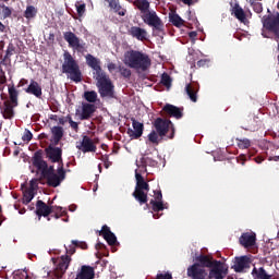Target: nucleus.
I'll return each instance as SVG.
<instances>
[{
	"label": "nucleus",
	"mask_w": 279,
	"mask_h": 279,
	"mask_svg": "<svg viewBox=\"0 0 279 279\" xmlns=\"http://www.w3.org/2000/svg\"><path fill=\"white\" fill-rule=\"evenodd\" d=\"M240 244L244 247H251L256 243V234L251 232H245L240 238Z\"/></svg>",
	"instance_id": "27"
},
{
	"label": "nucleus",
	"mask_w": 279,
	"mask_h": 279,
	"mask_svg": "<svg viewBox=\"0 0 279 279\" xmlns=\"http://www.w3.org/2000/svg\"><path fill=\"white\" fill-rule=\"evenodd\" d=\"M76 247L77 246H75L73 243L69 247H65V252L68 254L61 255V258H59V262H57V267H54V271H52L54 278L61 279L65 275L72 262L71 255H73L76 252Z\"/></svg>",
	"instance_id": "5"
},
{
	"label": "nucleus",
	"mask_w": 279,
	"mask_h": 279,
	"mask_svg": "<svg viewBox=\"0 0 279 279\" xmlns=\"http://www.w3.org/2000/svg\"><path fill=\"white\" fill-rule=\"evenodd\" d=\"M156 279H173V278L171 274L166 272V274H158Z\"/></svg>",
	"instance_id": "57"
},
{
	"label": "nucleus",
	"mask_w": 279,
	"mask_h": 279,
	"mask_svg": "<svg viewBox=\"0 0 279 279\" xmlns=\"http://www.w3.org/2000/svg\"><path fill=\"white\" fill-rule=\"evenodd\" d=\"M155 202H162V192L158 191L155 196Z\"/></svg>",
	"instance_id": "62"
},
{
	"label": "nucleus",
	"mask_w": 279,
	"mask_h": 279,
	"mask_svg": "<svg viewBox=\"0 0 279 279\" xmlns=\"http://www.w3.org/2000/svg\"><path fill=\"white\" fill-rule=\"evenodd\" d=\"M27 84H29V81H27V78H22L19 84H17V88H21L23 86H27Z\"/></svg>",
	"instance_id": "59"
},
{
	"label": "nucleus",
	"mask_w": 279,
	"mask_h": 279,
	"mask_svg": "<svg viewBox=\"0 0 279 279\" xmlns=\"http://www.w3.org/2000/svg\"><path fill=\"white\" fill-rule=\"evenodd\" d=\"M131 121H132L133 130L129 129L128 134L132 141H136V140L141 138V136H143V132L145 130V124H143L142 122H138L134 118H132Z\"/></svg>",
	"instance_id": "16"
},
{
	"label": "nucleus",
	"mask_w": 279,
	"mask_h": 279,
	"mask_svg": "<svg viewBox=\"0 0 279 279\" xmlns=\"http://www.w3.org/2000/svg\"><path fill=\"white\" fill-rule=\"evenodd\" d=\"M61 71L62 73H65L69 80H71V82H74L75 84H80V82H82L83 80L80 63H77V60H75V58H73V56L69 51H64L63 53V63L61 65Z\"/></svg>",
	"instance_id": "3"
},
{
	"label": "nucleus",
	"mask_w": 279,
	"mask_h": 279,
	"mask_svg": "<svg viewBox=\"0 0 279 279\" xmlns=\"http://www.w3.org/2000/svg\"><path fill=\"white\" fill-rule=\"evenodd\" d=\"M51 134L53 145H59L64 136V129L62 126H53L51 129Z\"/></svg>",
	"instance_id": "29"
},
{
	"label": "nucleus",
	"mask_w": 279,
	"mask_h": 279,
	"mask_svg": "<svg viewBox=\"0 0 279 279\" xmlns=\"http://www.w3.org/2000/svg\"><path fill=\"white\" fill-rule=\"evenodd\" d=\"M154 128L160 138L163 136H167L169 129H171V133L168 136V138L173 140L175 138V126H173V122L169 119H162V118H157L154 122Z\"/></svg>",
	"instance_id": "8"
},
{
	"label": "nucleus",
	"mask_w": 279,
	"mask_h": 279,
	"mask_svg": "<svg viewBox=\"0 0 279 279\" xmlns=\"http://www.w3.org/2000/svg\"><path fill=\"white\" fill-rule=\"evenodd\" d=\"M72 244H74V246L81 247V248H83V250H87V248H88V245H87L86 242H80V241H77V240H73V241H72Z\"/></svg>",
	"instance_id": "50"
},
{
	"label": "nucleus",
	"mask_w": 279,
	"mask_h": 279,
	"mask_svg": "<svg viewBox=\"0 0 279 279\" xmlns=\"http://www.w3.org/2000/svg\"><path fill=\"white\" fill-rule=\"evenodd\" d=\"M38 14V10L34 5H28L24 12L25 19H34Z\"/></svg>",
	"instance_id": "43"
},
{
	"label": "nucleus",
	"mask_w": 279,
	"mask_h": 279,
	"mask_svg": "<svg viewBox=\"0 0 279 279\" xmlns=\"http://www.w3.org/2000/svg\"><path fill=\"white\" fill-rule=\"evenodd\" d=\"M8 82V77H5V71L0 66V84H5Z\"/></svg>",
	"instance_id": "55"
},
{
	"label": "nucleus",
	"mask_w": 279,
	"mask_h": 279,
	"mask_svg": "<svg viewBox=\"0 0 279 279\" xmlns=\"http://www.w3.org/2000/svg\"><path fill=\"white\" fill-rule=\"evenodd\" d=\"M44 154L45 151L43 149H38L34 153L32 158L33 167H35L37 173H40V175H57L53 166H49L43 158Z\"/></svg>",
	"instance_id": "7"
},
{
	"label": "nucleus",
	"mask_w": 279,
	"mask_h": 279,
	"mask_svg": "<svg viewBox=\"0 0 279 279\" xmlns=\"http://www.w3.org/2000/svg\"><path fill=\"white\" fill-rule=\"evenodd\" d=\"M32 138H34V134H32V131L26 129L22 136V141H24V143H29V141H32Z\"/></svg>",
	"instance_id": "48"
},
{
	"label": "nucleus",
	"mask_w": 279,
	"mask_h": 279,
	"mask_svg": "<svg viewBox=\"0 0 279 279\" xmlns=\"http://www.w3.org/2000/svg\"><path fill=\"white\" fill-rule=\"evenodd\" d=\"M250 155L242 154L238 157L239 165H245L246 160H250Z\"/></svg>",
	"instance_id": "52"
},
{
	"label": "nucleus",
	"mask_w": 279,
	"mask_h": 279,
	"mask_svg": "<svg viewBox=\"0 0 279 279\" xmlns=\"http://www.w3.org/2000/svg\"><path fill=\"white\" fill-rule=\"evenodd\" d=\"M183 110L184 108H179L171 104H167L162 108V111L165 113L162 114V117H173L174 119H182L184 117Z\"/></svg>",
	"instance_id": "18"
},
{
	"label": "nucleus",
	"mask_w": 279,
	"mask_h": 279,
	"mask_svg": "<svg viewBox=\"0 0 279 279\" xmlns=\"http://www.w3.org/2000/svg\"><path fill=\"white\" fill-rule=\"evenodd\" d=\"M70 128H72V130H74V132H77L80 130V124L75 121H73V118L70 119Z\"/></svg>",
	"instance_id": "56"
},
{
	"label": "nucleus",
	"mask_w": 279,
	"mask_h": 279,
	"mask_svg": "<svg viewBox=\"0 0 279 279\" xmlns=\"http://www.w3.org/2000/svg\"><path fill=\"white\" fill-rule=\"evenodd\" d=\"M150 205L153 206V211L154 213H161V210H165L166 205L163 204L162 201H150Z\"/></svg>",
	"instance_id": "40"
},
{
	"label": "nucleus",
	"mask_w": 279,
	"mask_h": 279,
	"mask_svg": "<svg viewBox=\"0 0 279 279\" xmlns=\"http://www.w3.org/2000/svg\"><path fill=\"white\" fill-rule=\"evenodd\" d=\"M76 12L78 16H84V13L86 12V4H78L76 5Z\"/></svg>",
	"instance_id": "51"
},
{
	"label": "nucleus",
	"mask_w": 279,
	"mask_h": 279,
	"mask_svg": "<svg viewBox=\"0 0 279 279\" xmlns=\"http://www.w3.org/2000/svg\"><path fill=\"white\" fill-rule=\"evenodd\" d=\"M106 248V245L101 242L96 243V250H102Z\"/></svg>",
	"instance_id": "64"
},
{
	"label": "nucleus",
	"mask_w": 279,
	"mask_h": 279,
	"mask_svg": "<svg viewBox=\"0 0 279 279\" xmlns=\"http://www.w3.org/2000/svg\"><path fill=\"white\" fill-rule=\"evenodd\" d=\"M252 275L255 279H271V275H268L264 267L253 269Z\"/></svg>",
	"instance_id": "34"
},
{
	"label": "nucleus",
	"mask_w": 279,
	"mask_h": 279,
	"mask_svg": "<svg viewBox=\"0 0 279 279\" xmlns=\"http://www.w3.org/2000/svg\"><path fill=\"white\" fill-rule=\"evenodd\" d=\"M198 92H199V88H197V86H194L191 83L185 85V93L190 97L191 101H193V104H197Z\"/></svg>",
	"instance_id": "31"
},
{
	"label": "nucleus",
	"mask_w": 279,
	"mask_h": 279,
	"mask_svg": "<svg viewBox=\"0 0 279 279\" xmlns=\"http://www.w3.org/2000/svg\"><path fill=\"white\" fill-rule=\"evenodd\" d=\"M8 32V26L0 21V34H5Z\"/></svg>",
	"instance_id": "61"
},
{
	"label": "nucleus",
	"mask_w": 279,
	"mask_h": 279,
	"mask_svg": "<svg viewBox=\"0 0 279 279\" xmlns=\"http://www.w3.org/2000/svg\"><path fill=\"white\" fill-rule=\"evenodd\" d=\"M229 274V267L221 260H215L214 265L209 268L207 279H225Z\"/></svg>",
	"instance_id": "11"
},
{
	"label": "nucleus",
	"mask_w": 279,
	"mask_h": 279,
	"mask_svg": "<svg viewBox=\"0 0 279 279\" xmlns=\"http://www.w3.org/2000/svg\"><path fill=\"white\" fill-rule=\"evenodd\" d=\"M80 151L83 154H95L97 151V145L93 142V138L88 137V135H84L82 141L76 145Z\"/></svg>",
	"instance_id": "13"
},
{
	"label": "nucleus",
	"mask_w": 279,
	"mask_h": 279,
	"mask_svg": "<svg viewBox=\"0 0 279 279\" xmlns=\"http://www.w3.org/2000/svg\"><path fill=\"white\" fill-rule=\"evenodd\" d=\"M58 175H66V170L64 168H58Z\"/></svg>",
	"instance_id": "63"
},
{
	"label": "nucleus",
	"mask_w": 279,
	"mask_h": 279,
	"mask_svg": "<svg viewBox=\"0 0 279 279\" xmlns=\"http://www.w3.org/2000/svg\"><path fill=\"white\" fill-rule=\"evenodd\" d=\"M123 63L129 66V69L145 73V71H148L149 66H151V59L149 54L143 51L129 50L124 53Z\"/></svg>",
	"instance_id": "2"
},
{
	"label": "nucleus",
	"mask_w": 279,
	"mask_h": 279,
	"mask_svg": "<svg viewBox=\"0 0 279 279\" xmlns=\"http://www.w3.org/2000/svg\"><path fill=\"white\" fill-rule=\"evenodd\" d=\"M239 149H250L252 147V141L247 138H235Z\"/></svg>",
	"instance_id": "38"
},
{
	"label": "nucleus",
	"mask_w": 279,
	"mask_h": 279,
	"mask_svg": "<svg viewBox=\"0 0 279 279\" xmlns=\"http://www.w3.org/2000/svg\"><path fill=\"white\" fill-rule=\"evenodd\" d=\"M14 53H16V46H14V44L10 43L8 45V48H7V52H5V56L4 58L1 60L0 64L2 66H8V62L10 64L11 60H10V57L14 56Z\"/></svg>",
	"instance_id": "30"
},
{
	"label": "nucleus",
	"mask_w": 279,
	"mask_h": 279,
	"mask_svg": "<svg viewBox=\"0 0 279 279\" xmlns=\"http://www.w3.org/2000/svg\"><path fill=\"white\" fill-rule=\"evenodd\" d=\"M65 180V175H40L39 184H47L51 189H58Z\"/></svg>",
	"instance_id": "14"
},
{
	"label": "nucleus",
	"mask_w": 279,
	"mask_h": 279,
	"mask_svg": "<svg viewBox=\"0 0 279 279\" xmlns=\"http://www.w3.org/2000/svg\"><path fill=\"white\" fill-rule=\"evenodd\" d=\"M63 39L74 51H77L78 53L86 51V43H84V40H82L75 33L71 31L64 32Z\"/></svg>",
	"instance_id": "10"
},
{
	"label": "nucleus",
	"mask_w": 279,
	"mask_h": 279,
	"mask_svg": "<svg viewBox=\"0 0 279 279\" xmlns=\"http://www.w3.org/2000/svg\"><path fill=\"white\" fill-rule=\"evenodd\" d=\"M161 84L163 86H171V76L167 73H163L161 75Z\"/></svg>",
	"instance_id": "49"
},
{
	"label": "nucleus",
	"mask_w": 279,
	"mask_h": 279,
	"mask_svg": "<svg viewBox=\"0 0 279 279\" xmlns=\"http://www.w3.org/2000/svg\"><path fill=\"white\" fill-rule=\"evenodd\" d=\"M107 69H108V71H109L110 73H112V71L117 70V64L110 62V63H108Z\"/></svg>",
	"instance_id": "60"
},
{
	"label": "nucleus",
	"mask_w": 279,
	"mask_h": 279,
	"mask_svg": "<svg viewBox=\"0 0 279 279\" xmlns=\"http://www.w3.org/2000/svg\"><path fill=\"white\" fill-rule=\"evenodd\" d=\"M136 180H137V183H136L135 190L136 191H145L146 193H148L149 185L145 181L144 177L143 175H136Z\"/></svg>",
	"instance_id": "35"
},
{
	"label": "nucleus",
	"mask_w": 279,
	"mask_h": 279,
	"mask_svg": "<svg viewBox=\"0 0 279 279\" xmlns=\"http://www.w3.org/2000/svg\"><path fill=\"white\" fill-rule=\"evenodd\" d=\"M35 194L34 191L27 189L23 192V204L27 205L34 199Z\"/></svg>",
	"instance_id": "42"
},
{
	"label": "nucleus",
	"mask_w": 279,
	"mask_h": 279,
	"mask_svg": "<svg viewBox=\"0 0 279 279\" xmlns=\"http://www.w3.org/2000/svg\"><path fill=\"white\" fill-rule=\"evenodd\" d=\"M85 62L87 66H89V69L93 70V77H97V75L106 73L104 69H101V60L99 58H96L95 56L87 53L85 56Z\"/></svg>",
	"instance_id": "12"
},
{
	"label": "nucleus",
	"mask_w": 279,
	"mask_h": 279,
	"mask_svg": "<svg viewBox=\"0 0 279 279\" xmlns=\"http://www.w3.org/2000/svg\"><path fill=\"white\" fill-rule=\"evenodd\" d=\"M0 8L2 9V19L5 21V19H10L12 16V8L1 4Z\"/></svg>",
	"instance_id": "45"
},
{
	"label": "nucleus",
	"mask_w": 279,
	"mask_h": 279,
	"mask_svg": "<svg viewBox=\"0 0 279 279\" xmlns=\"http://www.w3.org/2000/svg\"><path fill=\"white\" fill-rule=\"evenodd\" d=\"M71 114H68L66 117L59 118V125H64L70 122Z\"/></svg>",
	"instance_id": "54"
},
{
	"label": "nucleus",
	"mask_w": 279,
	"mask_h": 279,
	"mask_svg": "<svg viewBox=\"0 0 279 279\" xmlns=\"http://www.w3.org/2000/svg\"><path fill=\"white\" fill-rule=\"evenodd\" d=\"M232 12H233L235 19H238V21H241V23H245L247 17L245 15V11H243V8H241V5H239V3H235V5L232 9Z\"/></svg>",
	"instance_id": "33"
},
{
	"label": "nucleus",
	"mask_w": 279,
	"mask_h": 279,
	"mask_svg": "<svg viewBox=\"0 0 279 279\" xmlns=\"http://www.w3.org/2000/svg\"><path fill=\"white\" fill-rule=\"evenodd\" d=\"M148 142L151 143V145H160V135L158 134V131H151L148 134Z\"/></svg>",
	"instance_id": "41"
},
{
	"label": "nucleus",
	"mask_w": 279,
	"mask_h": 279,
	"mask_svg": "<svg viewBox=\"0 0 279 279\" xmlns=\"http://www.w3.org/2000/svg\"><path fill=\"white\" fill-rule=\"evenodd\" d=\"M24 92L27 93V95H34L37 99L43 97V87L35 80H31L29 85L24 89Z\"/></svg>",
	"instance_id": "23"
},
{
	"label": "nucleus",
	"mask_w": 279,
	"mask_h": 279,
	"mask_svg": "<svg viewBox=\"0 0 279 279\" xmlns=\"http://www.w3.org/2000/svg\"><path fill=\"white\" fill-rule=\"evenodd\" d=\"M9 99H5L3 104L0 102V114L7 121H12L16 117L14 108H19V90L14 85L8 87Z\"/></svg>",
	"instance_id": "4"
},
{
	"label": "nucleus",
	"mask_w": 279,
	"mask_h": 279,
	"mask_svg": "<svg viewBox=\"0 0 279 279\" xmlns=\"http://www.w3.org/2000/svg\"><path fill=\"white\" fill-rule=\"evenodd\" d=\"M52 213H56V214H58V215H61V217H65V215H66V211L63 210L62 207H54V211H52Z\"/></svg>",
	"instance_id": "58"
},
{
	"label": "nucleus",
	"mask_w": 279,
	"mask_h": 279,
	"mask_svg": "<svg viewBox=\"0 0 279 279\" xmlns=\"http://www.w3.org/2000/svg\"><path fill=\"white\" fill-rule=\"evenodd\" d=\"M95 278V268L88 265H83L76 271L75 279H94Z\"/></svg>",
	"instance_id": "22"
},
{
	"label": "nucleus",
	"mask_w": 279,
	"mask_h": 279,
	"mask_svg": "<svg viewBox=\"0 0 279 279\" xmlns=\"http://www.w3.org/2000/svg\"><path fill=\"white\" fill-rule=\"evenodd\" d=\"M169 21L174 27H182L184 25V21L178 13H170Z\"/></svg>",
	"instance_id": "37"
},
{
	"label": "nucleus",
	"mask_w": 279,
	"mask_h": 279,
	"mask_svg": "<svg viewBox=\"0 0 279 279\" xmlns=\"http://www.w3.org/2000/svg\"><path fill=\"white\" fill-rule=\"evenodd\" d=\"M109 8H111L116 14H119V16H125V14H128V10L121 7L119 0H111L109 2Z\"/></svg>",
	"instance_id": "32"
},
{
	"label": "nucleus",
	"mask_w": 279,
	"mask_h": 279,
	"mask_svg": "<svg viewBox=\"0 0 279 279\" xmlns=\"http://www.w3.org/2000/svg\"><path fill=\"white\" fill-rule=\"evenodd\" d=\"M128 34L132 38H135V40H140V43H145V40H148L149 36L147 29L142 28L141 26H131L128 29Z\"/></svg>",
	"instance_id": "15"
},
{
	"label": "nucleus",
	"mask_w": 279,
	"mask_h": 279,
	"mask_svg": "<svg viewBox=\"0 0 279 279\" xmlns=\"http://www.w3.org/2000/svg\"><path fill=\"white\" fill-rule=\"evenodd\" d=\"M94 78L97 82L96 86L100 97H114V84H112L110 76L106 72L94 76Z\"/></svg>",
	"instance_id": "6"
},
{
	"label": "nucleus",
	"mask_w": 279,
	"mask_h": 279,
	"mask_svg": "<svg viewBox=\"0 0 279 279\" xmlns=\"http://www.w3.org/2000/svg\"><path fill=\"white\" fill-rule=\"evenodd\" d=\"M35 213L37 217H49V215H52V213H54V207L47 205L43 201H37Z\"/></svg>",
	"instance_id": "21"
},
{
	"label": "nucleus",
	"mask_w": 279,
	"mask_h": 279,
	"mask_svg": "<svg viewBox=\"0 0 279 279\" xmlns=\"http://www.w3.org/2000/svg\"><path fill=\"white\" fill-rule=\"evenodd\" d=\"M264 29L271 32L275 38L279 39V12L269 13L262 19Z\"/></svg>",
	"instance_id": "9"
},
{
	"label": "nucleus",
	"mask_w": 279,
	"mask_h": 279,
	"mask_svg": "<svg viewBox=\"0 0 279 279\" xmlns=\"http://www.w3.org/2000/svg\"><path fill=\"white\" fill-rule=\"evenodd\" d=\"M98 235L105 238L107 243H109V245L111 246L118 243L116 234L111 232L110 228L107 225L102 226V229L98 231Z\"/></svg>",
	"instance_id": "24"
},
{
	"label": "nucleus",
	"mask_w": 279,
	"mask_h": 279,
	"mask_svg": "<svg viewBox=\"0 0 279 279\" xmlns=\"http://www.w3.org/2000/svg\"><path fill=\"white\" fill-rule=\"evenodd\" d=\"M259 128H260V120L256 117H248L244 121L243 130H245L246 132H257Z\"/></svg>",
	"instance_id": "25"
},
{
	"label": "nucleus",
	"mask_w": 279,
	"mask_h": 279,
	"mask_svg": "<svg viewBox=\"0 0 279 279\" xmlns=\"http://www.w3.org/2000/svg\"><path fill=\"white\" fill-rule=\"evenodd\" d=\"M187 276L191 279H206L207 272L198 263H195L187 268Z\"/></svg>",
	"instance_id": "17"
},
{
	"label": "nucleus",
	"mask_w": 279,
	"mask_h": 279,
	"mask_svg": "<svg viewBox=\"0 0 279 279\" xmlns=\"http://www.w3.org/2000/svg\"><path fill=\"white\" fill-rule=\"evenodd\" d=\"M250 3L254 10V12H256V14H260V12H263V3L256 1V0H250Z\"/></svg>",
	"instance_id": "46"
},
{
	"label": "nucleus",
	"mask_w": 279,
	"mask_h": 279,
	"mask_svg": "<svg viewBox=\"0 0 279 279\" xmlns=\"http://www.w3.org/2000/svg\"><path fill=\"white\" fill-rule=\"evenodd\" d=\"M210 62L208 59H201L197 61L196 66L197 69H202L204 66H207V64Z\"/></svg>",
	"instance_id": "53"
},
{
	"label": "nucleus",
	"mask_w": 279,
	"mask_h": 279,
	"mask_svg": "<svg viewBox=\"0 0 279 279\" xmlns=\"http://www.w3.org/2000/svg\"><path fill=\"white\" fill-rule=\"evenodd\" d=\"M251 263L252 262L248 256L235 257L232 268L235 272H243L244 269H248L251 267Z\"/></svg>",
	"instance_id": "20"
},
{
	"label": "nucleus",
	"mask_w": 279,
	"mask_h": 279,
	"mask_svg": "<svg viewBox=\"0 0 279 279\" xmlns=\"http://www.w3.org/2000/svg\"><path fill=\"white\" fill-rule=\"evenodd\" d=\"M133 5L137 8V10H140L142 14V21L146 25L153 27L155 32H162L165 23H162V20L160 19V16H158V13H156V11H149V0H134Z\"/></svg>",
	"instance_id": "1"
},
{
	"label": "nucleus",
	"mask_w": 279,
	"mask_h": 279,
	"mask_svg": "<svg viewBox=\"0 0 279 279\" xmlns=\"http://www.w3.org/2000/svg\"><path fill=\"white\" fill-rule=\"evenodd\" d=\"M45 151L51 162H60L62 160V148L49 146Z\"/></svg>",
	"instance_id": "26"
},
{
	"label": "nucleus",
	"mask_w": 279,
	"mask_h": 279,
	"mask_svg": "<svg viewBox=\"0 0 279 279\" xmlns=\"http://www.w3.org/2000/svg\"><path fill=\"white\" fill-rule=\"evenodd\" d=\"M118 71H119L120 75H122V77H125L126 80H130V77H132V70L131 69H128L123 65H119Z\"/></svg>",
	"instance_id": "44"
},
{
	"label": "nucleus",
	"mask_w": 279,
	"mask_h": 279,
	"mask_svg": "<svg viewBox=\"0 0 279 279\" xmlns=\"http://www.w3.org/2000/svg\"><path fill=\"white\" fill-rule=\"evenodd\" d=\"M95 112H97V106H95V104L83 102L82 104V112L80 114V120L88 121V119L93 118Z\"/></svg>",
	"instance_id": "19"
},
{
	"label": "nucleus",
	"mask_w": 279,
	"mask_h": 279,
	"mask_svg": "<svg viewBox=\"0 0 279 279\" xmlns=\"http://www.w3.org/2000/svg\"><path fill=\"white\" fill-rule=\"evenodd\" d=\"M83 97H84L85 101H88V104L97 102V92H95V90L85 92Z\"/></svg>",
	"instance_id": "39"
},
{
	"label": "nucleus",
	"mask_w": 279,
	"mask_h": 279,
	"mask_svg": "<svg viewBox=\"0 0 279 279\" xmlns=\"http://www.w3.org/2000/svg\"><path fill=\"white\" fill-rule=\"evenodd\" d=\"M215 260L211 256L209 255H203L201 254L199 256L196 257V262L201 265V267L205 268H210L215 265Z\"/></svg>",
	"instance_id": "28"
},
{
	"label": "nucleus",
	"mask_w": 279,
	"mask_h": 279,
	"mask_svg": "<svg viewBox=\"0 0 279 279\" xmlns=\"http://www.w3.org/2000/svg\"><path fill=\"white\" fill-rule=\"evenodd\" d=\"M38 184H40V177L38 179H32L29 181V191H36L38 189Z\"/></svg>",
	"instance_id": "47"
},
{
	"label": "nucleus",
	"mask_w": 279,
	"mask_h": 279,
	"mask_svg": "<svg viewBox=\"0 0 279 279\" xmlns=\"http://www.w3.org/2000/svg\"><path fill=\"white\" fill-rule=\"evenodd\" d=\"M133 197H135L140 204H147L148 202L147 192L145 193L144 190H135Z\"/></svg>",
	"instance_id": "36"
}]
</instances>
